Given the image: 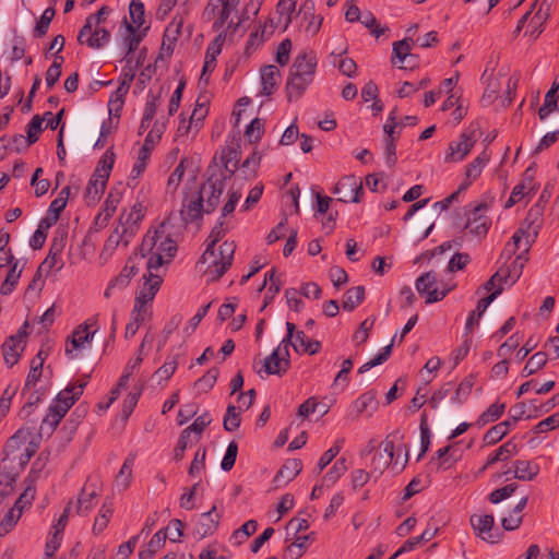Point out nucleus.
Masks as SVG:
<instances>
[{
    "label": "nucleus",
    "instance_id": "nucleus-9",
    "mask_svg": "<svg viewBox=\"0 0 559 559\" xmlns=\"http://www.w3.org/2000/svg\"><path fill=\"white\" fill-rule=\"evenodd\" d=\"M226 176L222 175L221 178L211 176L205 183L200 188V192L203 193V198L206 197L204 204V212L212 213L218 205L221 195L225 188Z\"/></svg>",
    "mask_w": 559,
    "mask_h": 559
},
{
    "label": "nucleus",
    "instance_id": "nucleus-20",
    "mask_svg": "<svg viewBox=\"0 0 559 559\" xmlns=\"http://www.w3.org/2000/svg\"><path fill=\"white\" fill-rule=\"evenodd\" d=\"M1 349L4 362L8 367H13L17 364L22 352L24 350L21 334L9 336L2 344Z\"/></svg>",
    "mask_w": 559,
    "mask_h": 559
},
{
    "label": "nucleus",
    "instance_id": "nucleus-35",
    "mask_svg": "<svg viewBox=\"0 0 559 559\" xmlns=\"http://www.w3.org/2000/svg\"><path fill=\"white\" fill-rule=\"evenodd\" d=\"M108 178L104 175L93 173L87 187L85 197L90 200L96 201L105 191Z\"/></svg>",
    "mask_w": 559,
    "mask_h": 559
},
{
    "label": "nucleus",
    "instance_id": "nucleus-59",
    "mask_svg": "<svg viewBox=\"0 0 559 559\" xmlns=\"http://www.w3.org/2000/svg\"><path fill=\"white\" fill-rule=\"evenodd\" d=\"M97 492L95 489L88 491L86 488H83L78 499V512L82 514L87 513L94 507Z\"/></svg>",
    "mask_w": 559,
    "mask_h": 559
},
{
    "label": "nucleus",
    "instance_id": "nucleus-25",
    "mask_svg": "<svg viewBox=\"0 0 559 559\" xmlns=\"http://www.w3.org/2000/svg\"><path fill=\"white\" fill-rule=\"evenodd\" d=\"M502 286L499 285L495 292H492L490 295H488L487 297L485 298H481L478 302H477V307L475 310H473L467 320H466V323H465V330L467 333H471L473 328L475 325L478 324L481 316L484 314V312L486 311V309L488 308V306L498 297V295L501 294L502 292Z\"/></svg>",
    "mask_w": 559,
    "mask_h": 559
},
{
    "label": "nucleus",
    "instance_id": "nucleus-61",
    "mask_svg": "<svg viewBox=\"0 0 559 559\" xmlns=\"http://www.w3.org/2000/svg\"><path fill=\"white\" fill-rule=\"evenodd\" d=\"M32 145L26 136L23 134H15L11 138H7L3 150L10 152H21Z\"/></svg>",
    "mask_w": 559,
    "mask_h": 559
},
{
    "label": "nucleus",
    "instance_id": "nucleus-8",
    "mask_svg": "<svg viewBox=\"0 0 559 559\" xmlns=\"http://www.w3.org/2000/svg\"><path fill=\"white\" fill-rule=\"evenodd\" d=\"M471 525L476 536L487 543H498L502 534L498 531L493 532L495 518L492 514H473L469 519Z\"/></svg>",
    "mask_w": 559,
    "mask_h": 559
},
{
    "label": "nucleus",
    "instance_id": "nucleus-2",
    "mask_svg": "<svg viewBox=\"0 0 559 559\" xmlns=\"http://www.w3.org/2000/svg\"><path fill=\"white\" fill-rule=\"evenodd\" d=\"M168 226L165 223L159 224L158 227L150 229L141 243V251H157L170 261L177 251V243L167 231Z\"/></svg>",
    "mask_w": 559,
    "mask_h": 559
},
{
    "label": "nucleus",
    "instance_id": "nucleus-40",
    "mask_svg": "<svg viewBox=\"0 0 559 559\" xmlns=\"http://www.w3.org/2000/svg\"><path fill=\"white\" fill-rule=\"evenodd\" d=\"M413 46L414 40L412 38L395 41L392 49V63L396 64L395 58L399 59L400 63H404L407 58H414V55L411 53Z\"/></svg>",
    "mask_w": 559,
    "mask_h": 559
},
{
    "label": "nucleus",
    "instance_id": "nucleus-39",
    "mask_svg": "<svg viewBox=\"0 0 559 559\" xmlns=\"http://www.w3.org/2000/svg\"><path fill=\"white\" fill-rule=\"evenodd\" d=\"M139 255L135 253L133 257H130L124 267L121 270L120 274L114 280V285H118L120 288H124L129 285L131 278L135 276L139 272L134 260L138 259Z\"/></svg>",
    "mask_w": 559,
    "mask_h": 559
},
{
    "label": "nucleus",
    "instance_id": "nucleus-13",
    "mask_svg": "<svg viewBox=\"0 0 559 559\" xmlns=\"http://www.w3.org/2000/svg\"><path fill=\"white\" fill-rule=\"evenodd\" d=\"M145 207L141 202H136L128 213H122L120 216V223L117 226L122 230V234H127L128 237L133 238L140 227V223L144 218Z\"/></svg>",
    "mask_w": 559,
    "mask_h": 559
},
{
    "label": "nucleus",
    "instance_id": "nucleus-43",
    "mask_svg": "<svg viewBox=\"0 0 559 559\" xmlns=\"http://www.w3.org/2000/svg\"><path fill=\"white\" fill-rule=\"evenodd\" d=\"M504 409V403H493L479 415L476 424L481 427L489 423L496 421L502 416Z\"/></svg>",
    "mask_w": 559,
    "mask_h": 559
},
{
    "label": "nucleus",
    "instance_id": "nucleus-53",
    "mask_svg": "<svg viewBox=\"0 0 559 559\" xmlns=\"http://www.w3.org/2000/svg\"><path fill=\"white\" fill-rule=\"evenodd\" d=\"M131 23L136 29L144 24V4L141 0H131L129 4Z\"/></svg>",
    "mask_w": 559,
    "mask_h": 559
},
{
    "label": "nucleus",
    "instance_id": "nucleus-54",
    "mask_svg": "<svg viewBox=\"0 0 559 559\" xmlns=\"http://www.w3.org/2000/svg\"><path fill=\"white\" fill-rule=\"evenodd\" d=\"M143 278H144V284H143L142 288L140 289V292L142 294L148 295L152 299H154V297H155L156 293L158 292L160 284H162L160 276L150 272V273L144 274Z\"/></svg>",
    "mask_w": 559,
    "mask_h": 559
},
{
    "label": "nucleus",
    "instance_id": "nucleus-28",
    "mask_svg": "<svg viewBox=\"0 0 559 559\" xmlns=\"http://www.w3.org/2000/svg\"><path fill=\"white\" fill-rule=\"evenodd\" d=\"M122 27L124 28V31L121 35V45L126 49L124 58L127 59V63H130V59H128V56L138 49L142 40V35L140 33H136L138 29L132 24H130L126 17L123 19Z\"/></svg>",
    "mask_w": 559,
    "mask_h": 559
},
{
    "label": "nucleus",
    "instance_id": "nucleus-62",
    "mask_svg": "<svg viewBox=\"0 0 559 559\" xmlns=\"http://www.w3.org/2000/svg\"><path fill=\"white\" fill-rule=\"evenodd\" d=\"M212 418L211 415L206 412L200 416H198L194 421L188 426L185 430L188 431V435L195 433L197 440L200 438L204 429L211 424Z\"/></svg>",
    "mask_w": 559,
    "mask_h": 559
},
{
    "label": "nucleus",
    "instance_id": "nucleus-15",
    "mask_svg": "<svg viewBox=\"0 0 559 559\" xmlns=\"http://www.w3.org/2000/svg\"><path fill=\"white\" fill-rule=\"evenodd\" d=\"M298 14L301 17V25L305 32L311 36L319 33L323 16L316 14L314 2L312 0H306L299 8Z\"/></svg>",
    "mask_w": 559,
    "mask_h": 559
},
{
    "label": "nucleus",
    "instance_id": "nucleus-38",
    "mask_svg": "<svg viewBox=\"0 0 559 559\" xmlns=\"http://www.w3.org/2000/svg\"><path fill=\"white\" fill-rule=\"evenodd\" d=\"M474 383L475 377L473 374L465 377L455 389V392L451 397V402L456 405L465 403L472 393Z\"/></svg>",
    "mask_w": 559,
    "mask_h": 559
},
{
    "label": "nucleus",
    "instance_id": "nucleus-12",
    "mask_svg": "<svg viewBox=\"0 0 559 559\" xmlns=\"http://www.w3.org/2000/svg\"><path fill=\"white\" fill-rule=\"evenodd\" d=\"M204 212V200L203 193L199 191L192 194H187L182 202V209L180 211L182 221L187 223L195 222L202 218Z\"/></svg>",
    "mask_w": 559,
    "mask_h": 559
},
{
    "label": "nucleus",
    "instance_id": "nucleus-49",
    "mask_svg": "<svg viewBox=\"0 0 559 559\" xmlns=\"http://www.w3.org/2000/svg\"><path fill=\"white\" fill-rule=\"evenodd\" d=\"M218 374H219L218 368L213 367V368L209 369L207 372L203 377H201L200 379H198L194 382V388L199 392H203V393L210 391L216 383Z\"/></svg>",
    "mask_w": 559,
    "mask_h": 559
},
{
    "label": "nucleus",
    "instance_id": "nucleus-21",
    "mask_svg": "<svg viewBox=\"0 0 559 559\" xmlns=\"http://www.w3.org/2000/svg\"><path fill=\"white\" fill-rule=\"evenodd\" d=\"M222 33L217 35L213 43H211L205 51L204 64L202 68L200 81L207 83L209 75L214 71L216 67V58L222 51Z\"/></svg>",
    "mask_w": 559,
    "mask_h": 559
},
{
    "label": "nucleus",
    "instance_id": "nucleus-22",
    "mask_svg": "<svg viewBox=\"0 0 559 559\" xmlns=\"http://www.w3.org/2000/svg\"><path fill=\"white\" fill-rule=\"evenodd\" d=\"M317 68V58L313 52L299 53L290 68V72L313 79Z\"/></svg>",
    "mask_w": 559,
    "mask_h": 559
},
{
    "label": "nucleus",
    "instance_id": "nucleus-57",
    "mask_svg": "<svg viewBox=\"0 0 559 559\" xmlns=\"http://www.w3.org/2000/svg\"><path fill=\"white\" fill-rule=\"evenodd\" d=\"M132 465H133V460L127 459L123 462V464L116 477V485H117V487H119L122 490L128 488L130 485L131 477H132Z\"/></svg>",
    "mask_w": 559,
    "mask_h": 559
},
{
    "label": "nucleus",
    "instance_id": "nucleus-27",
    "mask_svg": "<svg viewBox=\"0 0 559 559\" xmlns=\"http://www.w3.org/2000/svg\"><path fill=\"white\" fill-rule=\"evenodd\" d=\"M302 469V463L298 459L287 460L284 465L280 468L274 477V484L276 487L292 481Z\"/></svg>",
    "mask_w": 559,
    "mask_h": 559
},
{
    "label": "nucleus",
    "instance_id": "nucleus-48",
    "mask_svg": "<svg viewBox=\"0 0 559 559\" xmlns=\"http://www.w3.org/2000/svg\"><path fill=\"white\" fill-rule=\"evenodd\" d=\"M21 273H22V270L17 271V262L15 261L12 264V266H11L7 277H5V280L1 284L0 293L3 296L10 295L13 292L14 287L19 283V278L21 277Z\"/></svg>",
    "mask_w": 559,
    "mask_h": 559
},
{
    "label": "nucleus",
    "instance_id": "nucleus-16",
    "mask_svg": "<svg viewBox=\"0 0 559 559\" xmlns=\"http://www.w3.org/2000/svg\"><path fill=\"white\" fill-rule=\"evenodd\" d=\"M97 329L94 331H88V323L80 324L71 334L70 337H68L66 343V355L72 359L74 358L73 352L81 349L84 347L86 343H90L93 338L94 334L96 333Z\"/></svg>",
    "mask_w": 559,
    "mask_h": 559
},
{
    "label": "nucleus",
    "instance_id": "nucleus-26",
    "mask_svg": "<svg viewBox=\"0 0 559 559\" xmlns=\"http://www.w3.org/2000/svg\"><path fill=\"white\" fill-rule=\"evenodd\" d=\"M312 81L313 79H308L307 76H301L290 72L286 83L288 102H294L300 98Z\"/></svg>",
    "mask_w": 559,
    "mask_h": 559
},
{
    "label": "nucleus",
    "instance_id": "nucleus-63",
    "mask_svg": "<svg viewBox=\"0 0 559 559\" xmlns=\"http://www.w3.org/2000/svg\"><path fill=\"white\" fill-rule=\"evenodd\" d=\"M500 86H501V84L497 78L488 79L487 86H486L483 97H481V102L486 106L492 104L496 100L497 94L500 90Z\"/></svg>",
    "mask_w": 559,
    "mask_h": 559
},
{
    "label": "nucleus",
    "instance_id": "nucleus-1",
    "mask_svg": "<svg viewBox=\"0 0 559 559\" xmlns=\"http://www.w3.org/2000/svg\"><path fill=\"white\" fill-rule=\"evenodd\" d=\"M227 233V226L224 219L219 218L215 226L212 228L207 238V246L203 252L199 263L207 264L204 274L207 281H217L230 267L236 246L233 241H224L216 253L214 247Z\"/></svg>",
    "mask_w": 559,
    "mask_h": 559
},
{
    "label": "nucleus",
    "instance_id": "nucleus-37",
    "mask_svg": "<svg viewBox=\"0 0 559 559\" xmlns=\"http://www.w3.org/2000/svg\"><path fill=\"white\" fill-rule=\"evenodd\" d=\"M365 299V287L356 286L347 289L343 296L342 307L344 310L353 311Z\"/></svg>",
    "mask_w": 559,
    "mask_h": 559
},
{
    "label": "nucleus",
    "instance_id": "nucleus-60",
    "mask_svg": "<svg viewBox=\"0 0 559 559\" xmlns=\"http://www.w3.org/2000/svg\"><path fill=\"white\" fill-rule=\"evenodd\" d=\"M186 168H185V159H182L177 167L174 169V171L170 174L168 180H167V193H175L178 189L182 177L185 175Z\"/></svg>",
    "mask_w": 559,
    "mask_h": 559
},
{
    "label": "nucleus",
    "instance_id": "nucleus-31",
    "mask_svg": "<svg viewBox=\"0 0 559 559\" xmlns=\"http://www.w3.org/2000/svg\"><path fill=\"white\" fill-rule=\"evenodd\" d=\"M281 78V72L278 68L274 64L264 66L261 69V84L262 91L261 93L265 96L273 94L275 91L278 79Z\"/></svg>",
    "mask_w": 559,
    "mask_h": 559
},
{
    "label": "nucleus",
    "instance_id": "nucleus-24",
    "mask_svg": "<svg viewBox=\"0 0 559 559\" xmlns=\"http://www.w3.org/2000/svg\"><path fill=\"white\" fill-rule=\"evenodd\" d=\"M110 40V33L104 27L94 26L93 29H90L83 37L78 35V41L81 45H86L92 49H100L106 46Z\"/></svg>",
    "mask_w": 559,
    "mask_h": 559
},
{
    "label": "nucleus",
    "instance_id": "nucleus-47",
    "mask_svg": "<svg viewBox=\"0 0 559 559\" xmlns=\"http://www.w3.org/2000/svg\"><path fill=\"white\" fill-rule=\"evenodd\" d=\"M395 338H396V335L392 338V342L389 345H386L385 347H383L382 350L376 357H373L372 359H370L369 361L364 364L358 369V372L359 373H365L368 370H370L371 368H373V367H376L378 365H381L384 361H386L389 359L390 355H391L393 343H394Z\"/></svg>",
    "mask_w": 559,
    "mask_h": 559
},
{
    "label": "nucleus",
    "instance_id": "nucleus-51",
    "mask_svg": "<svg viewBox=\"0 0 559 559\" xmlns=\"http://www.w3.org/2000/svg\"><path fill=\"white\" fill-rule=\"evenodd\" d=\"M55 15L56 10L53 9V7H49L43 12L40 19L37 21L34 28V35L36 37H43L47 34L49 25Z\"/></svg>",
    "mask_w": 559,
    "mask_h": 559
},
{
    "label": "nucleus",
    "instance_id": "nucleus-52",
    "mask_svg": "<svg viewBox=\"0 0 559 559\" xmlns=\"http://www.w3.org/2000/svg\"><path fill=\"white\" fill-rule=\"evenodd\" d=\"M241 418L240 413L238 412L235 405H228L226 409V414L223 419V426L226 431L233 432L237 430L240 426Z\"/></svg>",
    "mask_w": 559,
    "mask_h": 559
},
{
    "label": "nucleus",
    "instance_id": "nucleus-36",
    "mask_svg": "<svg viewBox=\"0 0 559 559\" xmlns=\"http://www.w3.org/2000/svg\"><path fill=\"white\" fill-rule=\"evenodd\" d=\"M513 427H515V425L512 424L510 419L495 425L485 433L484 442L486 444H495L499 442Z\"/></svg>",
    "mask_w": 559,
    "mask_h": 559
},
{
    "label": "nucleus",
    "instance_id": "nucleus-3",
    "mask_svg": "<svg viewBox=\"0 0 559 559\" xmlns=\"http://www.w3.org/2000/svg\"><path fill=\"white\" fill-rule=\"evenodd\" d=\"M287 334L280 345L264 359L263 368L266 374L282 376L289 368L288 343L293 337L295 324L286 322Z\"/></svg>",
    "mask_w": 559,
    "mask_h": 559
},
{
    "label": "nucleus",
    "instance_id": "nucleus-46",
    "mask_svg": "<svg viewBox=\"0 0 559 559\" xmlns=\"http://www.w3.org/2000/svg\"><path fill=\"white\" fill-rule=\"evenodd\" d=\"M547 362V355L543 352H537L527 360L522 370L523 377H528L542 369Z\"/></svg>",
    "mask_w": 559,
    "mask_h": 559
},
{
    "label": "nucleus",
    "instance_id": "nucleus-17",
    "mask_svg": "<svg viewBox=\"0 0 559 559\" xmlns=\"http://www.w3.org/2000/svg\"><path fill=\"white\" fill-rule=\"evenodd\" d=\"M131 237H128L127 234H122V230L118 227L114 229V231L106 239L102 251L99 252L98 259L104 264L106 263L115 253L119 246L128 247L131 241Z\"/></svg>",
    "mask_w": 559,
    "mask_h": 559
},
{
    "label": "nucleus",
    "instance_id": "nucleus-42",
    "mask_svg": "<svg viewBox=\"0 0 559 559\" xmlns=\"http://www.w3.org/2000/svg\"><path fill=\"white\" fill-rule=\"evenodd\" d=\"M66 415L57 409L52 404L49 406L48 412L46 416L44 417L41 425H40V431H46L47 435H50L55 431L61 419Z\"/></svg>",
    "mask_w": 559,
    "mask_h": 559
},
{
    "label": "nucleus",
    "instance_id": "nucleus-34",
    "mask_svg": "<svg viewBox=\"0 0 559 559\" xmlns=\"http://www.w3.org/2000/svg\"><path fill=\"white\" fill-rule=\"evenodd\" d=\"M514 478L520 480H533L539 474V465L526 460L514 462Z\"/></svg>",
    "mask_w": 559,
    "mask_h": 559
},
{
    "label": "nucleus",
    "instance_id": "nucleus-18",
    "mask_svg": "<svg viewBox=\"0 0 559 559\" xmlns=\"http://www.w3.org/2000/svg\"><path fill=\"white\" fill-rule=\"evenodd\" d=\"M394 442L386 439L383 442V451H377L372 456L370 464V474H373L376 477L382 475V473L390 465L394 456Z\"/></svg>",
    "mask_w": 559,
    "mask_h": 559
},
{
    "label": "nucleus",
    "instance_id": "nucleus-5",
    "mask_svg": "<svg viewBox=\"0 0 559 559\" xmlns=\"http://www.w3.org/2000/svg\"><path fill=\"white\" fill-rule=\"evenodd\" d=\"M480 132L476 126H469L463 131L457 140L449 143V148L445 154V163H456L463 160L472 151L475 143L478 141Z\"/></svg>",
    "mask_w": 559,
    "mask_h": 559
},
{
    "label": "nucleus",
    "instance_id": "nucleus-19",
    "mask_svg": "<svg viewBox=\"0 0 559 559\" xmlns=\"http://www.w3.org/2000/svg\"><path fill=\"white\" fill-rule=\"evenodd\" d=\"M31 432L26 429H19L13 436H11L4 444L3 453L4 459L11 460L16 453L32 447L29 441Z\"/></svg>",
    "mask_w": 559,
    "mask_h": 559
},
{
    "label": "nucleus",
    "instance_id": "nucleus-30",
    "mask_svg": "<svg viewBox=\"0 0 559 559\" xmlns=\"http://www.w3.org/2000/svg\"><path fill=\"white\" fill-rule=\"evenodd\" d=\"M543 212L544 207L539 203H536L526 214L523 226L527 229V238H531L532 240H535L538 235V230L542 225Z\"/></svg>",
    "mask_w": 559,
    "mask_h": 559
},
{
    "label": "nucleus",
    "instance_id": "nucleus-29",
    "mask_svg": "<svg viewBox=\"0 0 559 559\" xmlns=\"http://www.w3.org/2000/svg\"><path fill=\"white\" fill-rule=\"evenodd\" d=\"M215 509L216 508L213 507L210 511L201 514L194 532L199 538L210 536L216 531L219 522V515L215 513Z\"/></svg>",
    "mask_w": 559,
    "mask_h": 559
},
{
    "label": "nucleus",
    "instance_id": "nucleus-64",
    "mask_svg": "<svg viewBox=\"0 0 559 559\" xmlns=\"http://www.w3.org/2000/svg\"><path fill=\"white\" fill-rule=\"evenodd\" d=\"M114 163H115V154L112 151L108 150L99 159L94 173L104 175L105 177L109 178Z\"/></svg>",
    "mask_w": 559,
    "mask_h": 559
},
{
    "label": "nucleus",
    "instance_id": "nucleus-14",
    "mask_svg": "<svg viewBox=\"0 0 559 559\" xmlns=\"http://www.w3.org/2000/svg\"><path fill=\"white\" fill-rule=\"evenodd\" d=\"M486 211L487 205L484 203L473 209L465 225V228L468 229L471 234L481 237L488 233L491 222L490 218L485 215Z\"/></svg>",
    "mask_w": 559,
    "mask_h": 559
},
{
    "label": "nucleus",
    "instance_id": "nucleus-7",
    "mask_svg": "<svg viewBox=\"0 0 559 559\" xmlns=\"http://www.w3.org/2000/svg\"><path fill=\"white\" fill-rule=\"evenodd\" d=\"M86 385L87 377L75 383H70L64 390L57 394L51 404L66 415L73 404L81 397Z\"/></svg>",
    "mask_w": 559,
    "mask_h": 559
},
{
    "label": "nucleus",
    "instance_id": "nucleus-45",
    "mask_svg": "<svg viewBox=\"0 0 559 559\" xmlns=\"http://www.w3.org/2000/svg\"><path fill=\"white\" fill-rule=\"evenodd\" d=\"M528 19L530 22L527 24L525 34L530 35L533 38H537L538 35L542 33L540 27L543 26L547 19V13L543 12V4H540L538 11Z\"/></svg>",
    "mask_w": 559,
    "mask_h": 559
},
{
    "label": "nucleus",
    "instance_id": "nucleus-55",
    "mask_svg": "<svg viewBox=\"0 0 559 559\" xmlns=\"http://www.w3.org/2000/svg\"><path fill=\"white\" fill-rule=\"evenodd\" d=\"M63 61L64 59L62 56H56L53 62L48 68L46 72V85L48 88L53 87L55 84L58 82L62 72Z\"/></svg>",
    "mask_w": 559,
    "mask_h": 559
},
{
    "label": "nucleus",
    "instance_id": "nucleus-56",
    "mask_svg": "<svg viewBox=\"0 0 559 559\" xmlns=\"http://www.w3.org/2000/svg\"><path fill=\"white\" fill-rule=\"evenodd\" d=\"M558 108V97L555 94V90H549L545 95V100L543 106L538 110V116L540 120L546 119L552 111Z\"/></svg>",
    "mask_w": 559,
    "mask_h": 559
},
{
    "label": "nucleus",
    "instance_id": "nucleus-23",
    "mask_svg": "<svg viewBox=\"0 0 559 559\" xmlns=\"http://www.w3.org/2000/svg\"><path fill=\"white\" fill-rule=\"evenodd\" d=\"M182 25V17L175 16L168 24V26L165 28L162 43V51L165 52L167 56H170L174 52L177 39L181 34Z\"/></svg>",
    "mask_w": 559,
    "mask_h": 559
},
{
    "label": "nucleus",
    "instance_id": "nucleus-50",
    "mask_svg": "<svg viewBox=\"0 0 559 559\" xmlns=\"http://www.w3.org/2000/svg\"><path fill=\"white\" fill-rule=\"evenodd\" d=\"M345 440L344 438H341V439H337L334 444L329 449L326 450L322 455L321 457L319 459V462H318V473L320 474L334 459L335 456L340 453V451L342 450V447L344 444Z\"/></svg>",
    "mask_w": 559,
    "mask_h": 559
},
{
    "label": "nucleus",
    "instance_id": "nucleus-58",
    "mask_svg": "<svg viewBox=\"0 0 559 559\" xmlns=\"http://www.w3.org/2000/svg\"><path fill=\"white\" fill-rule=\"evenodd\" d=\"M527 254H528V249L525 248L524 252L516 255V258L513 260V262L509 266L508 271L504 273V277L512 276L514 280L519 278L522 274L525 263L528 260Z\"/></svg>",
    "mask_w": 559,
    "mask_h": 559
},
{
    "label": "nucleus",
    "instance_id": "nucleus-44",
    "mask_svg": "<svg viewBox=\"0 0 559 559\" xmlns=\"http://www.w3.org/2000/svg\"><path fill=\"white\" fill-rule=\"evenodd\" d=\"M110 13V8L107 5H103L96 13L90 14L82 28L80 29V37H83L90 29H93L94 26L100 25L105 17Z\"/></svg>",
    "mask_w": 559,
    "mask_h": 559
},
{
    "label": "nucleus",
    "instance_id": "nucleus-41",
    "mask_svg": "<svg viewBox=\"0 0 559 559\" xmlns=\"http://www.w3.org/2000/svg\"><path fill=\"white\" fill-rule=\"evenodd\" d=\"M490 160V154L485 150L473 162L466 166L465 176L476 180Z\"/></svg>",
    "mask_w": 559,
    "mask_h": 559
},
{
    "label": "nucleus",
    "instance_id": "nucleus-4",
    "mask_svg": "<svg viewBox=\"0 0 559 559\" xmlns=\"http://www.w3.org/2000/svg\"><path fill=\"white\" fill-rule=\"evenodd\" d=\"M239 0H210L203 11V19L213 22V31L222 37L225 35V26L233 10L238 5Z\"/></svg>",
    "mask_w": 559,
    "mask_h": 559
},
{
    "label": "nucleus",
    "instance_id": "nucleus-33",
    "mask_svg": "<svg viewBox=\"0 0 559 559\" xmlns=\"http://www.w3.org/2000/svg\"><path fill=\"white\" fill-rule=\"evenodd\" d=\"M378 408V401H377V394L374 391H368L362 393L354 403H353V409L357 413V415L360 414H367L368 417H371L372 414Z\"/></svg>",
    "mask_w": 559,
    "mask_h": 559
},
{
    "label": "nucleus",
    "instance_id": "nucleus-32",
    "mask_svg": "<svg viewBox=\"0 0 559 559\" xmlns=\"http://www.w3.org/2000/svg\"><path fill=\"white\" fill-rule=\"evenodd\" d=\"M519 452V447L513 440H509L502 445H500L495 452H492L488 457L487 462L481 468L485 471L490 465L496 464L501 461H507L510 457L514 456Z\"/></svg>",
    "mask_w": 559,
    "mask_h": 559
},
{
    "label": "nucleus",
    "instance_id": "nucleus-6",
    "mask_svg": "<svg viewBox=\"0 0 559 559\" xmlns=\"http://www.w3.org/2000/svg\"><path fill=\"white\" fill-rule=\"evenodd\" d=\"M415 287L418 294L426 298V304L440 301L450 292V288L442 290L438 289L437 275L432 271L421 274L416 280Z\"/></svg>",
    "mask_w": 559,
    "mask_h": 559
},
{
    "label": "nucleus",
    "instance_id": "nucleus-11",
    "mask_svg": "<svg viewBox=\"0 0 559 559\" xmlns=\"http://www.w3.org/2000/svg\"><path fill=\"white\" fill-rule=\"evenodd\" d=\"M154 130L150 131L146 135L143 145L141 146L138 158L132 167L130 178L128 180L129 187H135L136 179L145 171L147 160L150 159L151 153L154 148L155 142L153 139Z\"/></svg>",
    "mask_w": 559,
    "mask_h": 559
},
{
    "label": "nucleus",
    "instance_id": "nucleus-10",
    "mask_svg": "<svg viewBox=\"0 0 559 559\" xmlns=\"http://www.w3.org/2000/svg\"><path fill=\"white\" fill-rule=\"evenodd\" d=\"M362 182L355 176L343 177L335 186L333 193L337 195L341 202H359L362 193Z\"/></svg>",
    "mask_w": 559,
    "mask_h": 559
}]
</instances>
